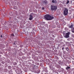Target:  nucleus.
<instances>
[{"instance_id": "nucleus-1", "label": "nucleus", "mask_w": 74, "mask_h": 74, "mask_svg": "<svg viewBox=\"0 0 74 74\" xmlns=\"http://www.w3.org/2000/svg\"><path fill=\"white\" fill-rule=\"evenodd\" d=\"M38 66H34V68L32 70V72H36L37 73H38L40 72V71L38 68Z\"/></svg>"}, {"instance_id": "nucleus-2", "label": "nucleus", "mask_w": 74, "mask_h": 74, "mask_svg": "<svg viewBox=\"0 0 74 74\" xmlns=\"http://www.w3.org/2000/svg\"><path fill=\"white\" fill-rule=\"evenodd\" d=\"M45 20L48 21V20H52L54 19V17H53L47 14L45 15L44 16Z\"/></svg>"}, {"instance_id": "nucleus-3", "label": "nucleus", "mask_w": 74, "mask_h": 74, "mask_svg": "<svg viewBox=\"0 0 74 74\" xmlns=\"http://www.w3.org/2000/svg\"><path fill=\"white\" fill-rule=\"evenodd\" d=\"M51 10H57V6L55 5L51 6Z\"/></svg>"}, {"instance_id": "nucleus-4", "label": "nucleus", "mask_w": 74, "mask_h": 74, "mask_svg": "<svg viewBox=\"0 0 74 74\" xmlns=\"http://www.w3.org/2000/svg\"><path fill=\"white\" fill-rule=\"evenodd\" d=\"M68 11L69 10L67 8H66L65 9V10L64 11V13L65 15H67V14H68Z\"/></svg>"}, {"instance_id": "nucleus-5", "label": "nucleus", "mask_w": 74, "mask_h": 74, "mask_svg": "<svg viewBox=\"0 0 74 74\" xmlns=\"http://www.w3.org/2000/svg\"><path fill=\"white\" fill-rule=\"evenodd\" d=\"M70 32H68L66 33L64 36L65 38H69V35L70 34Z\"/></svg>"}, {"instance_id": "nucleus-6", "label": "nucleus", "mask_w": 74, "mask_h": 74, "mask_svg": "<svg viewBox=\"0 0 74 74\" xmlns=\"http://www.w3.org/2000/svg\"><path fill=\"white\" fill-rule=\"evenodd\" d=\"M32 19H33V16L32 15V14H31L30 15V17L29 18V20L31 21Z\"/></svg>"}, {"instance_id": "nucleus-7", "label": "nucleus", "mask_w": 74, "mask_h": 74, "mask_svg": "<svg viewBox=\"0 0 74 74\" xmlns=\"http://www.w3.org/2000/svg\"><path fill=\"white\" fill-rule=\"evenodd\" d=\"M67 33V31H64L63 32V34L64 36Z\"/></svg>"}, {"instance_id": "nucleus-8", "label": "nucleus", "mask_w": 74, "mask_h": 74, "mask_svg": "<svg viewBox=\"0 0 74 74\" xmlns=\"http://www.w3.org/2000/svg\"><path fill=\"white\" fill-rule=\"evenodd\" d=\"M69 28H72V27H73V24L72 23L71 25L69 26Z\"/></svg>"}, {"instance_id": "nucleus-9", "label": "nucleus", "mask_w": 74, "mask_h": 74, "mask_svg": "<svg viewBox=\"0 0 74 74\" xmlns=\"http://www.w3.org/2000/svg\"><path fill=\"white\" fill-rule=\"evenodd\" d=\"M52 2L54 3H57V1H56V0H53L52 1Z\"/></svg>"}, {"instance_id": "nucleus-10", "label": "nucleus", "mask_w": 74, "mask_h": 74, "mask_svg": "<svg viewBox=\"0 0 74 74\" xmlns=\"http://www.w3.org/2000/svg\"><path fill=\"white\" fill-rule=\"evenodd\" d=\"M72 33H74V28H73L72 29Z\"/></svg>"}, {"instance_id": "nucleus-11", "label": "nucleus", "mask_w": 74, "mask_h": 74, "mask_svg": "<svg viewBox=\"0 0 74 74\" xmlns=\"http://www.w3.org/2000/svg\"><path fill=\"white\" fill-rule=\"evenodd\" d=\"M14 44L15 45H16V44H17V41H16L15 42H14Z\"/></svg>"}, {"instance_id": "nucleus-12", "label": "nucleus", "mask_w": 74, "mask_h": 74, "mask_svg": "<svg viewBox=\"0 0 74 74\" xmlns=\"http://www.w3.org/2000/svg\"><path fill=\"white\" fill-rule=\"evenodd\" d=\"M66 51H68L69 50V49L68 47L66 48Z\"/></svg>"}, {"instance_id": "nucleus-13", "label": "nucleus", "mask_w": 74, "mask_h": 74, "mask_svg": "<svg viewBox=\"0 0 74 74\" xmlns=\"http://www.w3.org/2000/svg\"><path fill=\"white\" fill-rule=\"evenodd\" d=\"M70 67H67V68H66V70H68V69H69Z\"/></svg>"}, {"instance_id": "nucleus-14", "label": "nucleus", "mask_w": 74, "mask_h": 74, "mask_svg": "<svg viewBox=\"0 0 74 74\" xmlns=\"http://www.w3.org/2000/svg\"><path fill=\"white\" fill-rule=\"evenodd\" d=\"M66 22H64L63 25H66Z\"/></svg>"}, {"instance_id": "nucleus-15", "label": "nucleus", "mask_w": 74, "mask_h": 74, "mask_svg": "<svg viewBox=\"0 0 74 74\" xmlns=\"http://www.w3.org/2000/svg\"><path fill=\"white\" fill-rule=\"evenodd\" d=\"M71 40V38H69L67 39L68 41H70Z\"/></svg>"}, {"instance_id": "nucleus-16", "label": "nucleus", "mask_w": 74, "mask_h": 74, "mask_svg": "<svg viewBox=\"0 0 74 74\" xmlns=\"http://www.w3.org/2000/svg\"><path fill=\"white\" fill-rule=\"evenodd\" d=\"M69 3V0H68L66 2V3L68 4Z\"/></svg>"}, {"instance_id": "nucleus-17", "label": "nucleus", "mask_w": 74, "mask_h": 74, "mask_svg": "<svg viewBox=\"0 0 74 74\" xmlns=\"http://www.w3.org/2000/svg\"><path fill=\"white\" fill-rule=\"evenodd\" d=\"M14 9H16V7H15V6H14L13 7Z\"/></svg>"}, {"instance_id": "nucleus-18", "label": "nucleus", "mask_w": 74, "mask_h": 74, "mask_svg": "<svg viewBox=\"0 0 74 74\" xmlns=\"http://www.w3.org/2000/svg\"><path fill=\"white\" fill-rule=\"evenodd\" d=\"M15 45H15V44H13V47H15Z\"/></svg>"}, {"instance_id": "nucleus-19", "label": "nucleus", "mask_w": 74, "mask_h": 74, "mask_svg": "<svg viewBox=\"0 0 74 74\" xmlns=\"http://www.w3.org/2000/svg\"><path fill=\"white\" fill-rule=\"evenodd\" d=\"M16 64V62H14V64Z\"/></svg>"}, {"instance_id": "nucleus-20", "label": "nucleus", "mask_w": 74, "mask_h": 74, "mask_svg": "<svg viewBox=\"0 0 74 74\" xmlns=\"http://www.w3.org/2000/svg\"><path fill=\"white\" fill-rule=\"evenodd\" d=\"M11 36H14V35L13 34H12Z\"/></svg>"}, {"instance_id": "nucleus-21", "label": "nucleus", "mask_w": 74, "mask_h": 74, "mask_svg": "<svg viewBox=\"0 0 74 74\" xmlns=\"http://www.w3.org/2000/svg\"><path fill=\"white\" fill-rule=\"evenodd\" d=\"M9 67H10L9 69H11V66H9Z\"/></svg>"}, {"instance_id": "nucleus-22", "label": "nucleus", "mask_w": 74, "mask_h": 74, "mask_svg": "<svg viewBox=\"0 0 74 74\" xmlns=\"http://www.w3.org/2000/svg\"><path fill=\"white\" fill-rule=\"evenodd\" d=\"M41 74H44L43 73H41ZM49 74L48 73H45V74Z\"/></svg>"}, {"instance_id": "nucleus-23", "label": "nucleus", "mask_w": 74, "mask_h": 74, "mask_svg": "<svg viewBox=\"0 0 74 74\" xmlns=\"http://www.w3.org/2000/svg\"><path fill=\"white\" fill-rule=\"evenodd\" d=\"M64 47H63L62 48V50H63L64 49Z\"/></svg>"}, {"instance_id": "nucleus-24", "label": "nucleus", "mask_w": 74, "mask_h": 74, "mask_svg": "<svg viewBox=\"0 0 74 74\" xmlns=\"http://www.w3.org/2000/svg\"><path fill=\"white\" fill-rule=\"evenodd\" d=\"M2 16H4V14H2Z\"/></svg>"}, {"instance_id": "nucleus-25", "label": "nucleus", "mask_w": 74, "mask_h": 74, "mask_svg": "<svg viewBox=\"0 0 74 74\" xmlns=\"http://www.w3.org/2000/svg\"><path fill=\"white\" fill-rule=\"evenodd\" d=\"M20 46L21 47H23V46L22 45H20Z\"/></svg>"}, {"instance_id": "nucleus-26", "label": "nucleus", "mask_w": 74, "mask_h": 74, "mask_svg": "<svg viewBox=\"0 0 74 74\" xmlns=\"http://www.w3.org/2000/svg\"><path fill=\"white\" fill-rule=\"evenodd\" d=\"M42 10H44V8H42Z\"/></svg>"}, {"instance_id": "nucleus-27", "label": "nucleus", "mask_w": 74, "mask_h": 74, "mask_svg": "<svg viewBox=\"0 0 74 74\" xmlns=\"http://www.w3.org/2000/svg\"><path fill=\"white\" fill-rule=\"evenodd\" d=\"M67 29V28H65V30H66Z\"/></svg>"}, {"instance_id": "nucleus-28", "label": "nucleus", "mask_w": 74, "mask_h": 74, "mask_svg": "<svg viewBox=\"0 0 74 74\" xmlns=\"http://www.w3.org/2000/svg\"><path fill=\"white\" fill-rule=\"evenodd\" d=\"M1 37H2V35H1Z\"/></svg>"}, {"instance_id": "nucleus-29", "label": "nucleus", "mask_w": 74, "mask_h": 74, "mask_svg": "<svg viewBox=\"0 0 74 74\" xmlns=\"http://www.w3.org/2000/svg\"><path fill=\"white\" fill-rule=\"evenodd\" d=\"M17 14V12H16V14Z\"/></svg>"}, {"instance_id": "nucleus-30", "label": "nucleus", "mask_w": 74, "mask_h": 74, "mask_svg": "<svg viewBox=\"0 0 74 74\" xmlns=\"http://www.w3.org/2000/svg\"><path fill=\"white\" fill-rule=\"evenodd\" d=\"M29 74H31V73H29Z\"/></svg>"}, {"instance_id": "nucleus-31", "label": "nucleus", "mask_w": 74, "mask_h": 74, "mask_svg": "<svg viewBox=\"0 0 74 74\" xmlns=\"http://www.w3.org/2000/svg\"><path fill=\"white\" fill-rule=\"evenodd\" d=\"M47 72H48V71H47Z\"/></svg>"}, {"instance_id": "nucleus-32", "label": "nucleus", "mask_w": 74, "mask_h": 74, "mask_svg": "<svg viewBox=\"0 0 74 74\" xmlns=\"http://www.w3.org/2000/svg\"><path fill=\"white\" fill-rule=\"evenodd\" d=\"M0 10H1V9H0Z\"/></svg>"}]
</instances>
